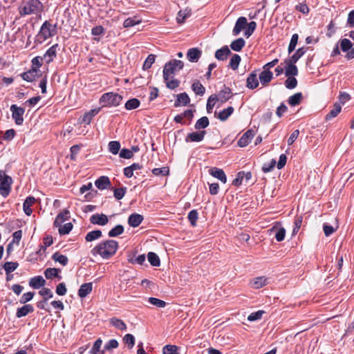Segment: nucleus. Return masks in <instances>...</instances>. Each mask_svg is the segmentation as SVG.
<instances>
[{"label": "nucleus", "mask_w": 354, "mask_h": 354, "mask_svg": "<svg viewBox=\"0 0 354 354\" xmlns=\"http://www.w3.org/2000/svg\"><path fill=\"white\" fill-rule=\"evenodd\" d=\"M118 248V243L114 240H106L95 246L91 250L93 255H100L103 259H108L115 254Z\"/></svg>", "instance_id": "1"}, {"label": "nucleus", "mask_w": 354, "mask_h": 354, "mask_svg": "<svg viewBox=\"0 0 354 354\" xmlns=\"http://www.w3.org/2000/svg\"><path fill=\"white\" fill-rule=\"evenodd\" d=\"M18 10L21 16L37 15L43 11L44 6L40 0H23Z\"/></svg>", "instance_id": "2"}, {"label": "nucleus", "mask_w": 354, "mask_h": 354, "mask_svg": "<svg viewBox=\"0 0 354 354\" xmlns=\"http://www.w3.org/2000/svg\"><path fill=\"white\" fill-rule=\"evenodd\" d=\"M57 24H51L49 21H45L41 25L38 34L36 36V41L39 44L43 43L47 39L55 36L57 34Z\"/></svg>", "instance_id": "3"}, {"label": "nucleus", "mask_w": 354, "mask_h": 354, "mask_svg": "<svg viewBox=\"0 0 354 354\" xmlns=\"http://www.w3.org/2000/svg\"><path fill=\"white\" fill-rule=\"evenodd\" d=\"M123 100V97L114 92H108L104 93L100 98L99 102L102 104V107L118 106L120 104Z\"/></svg>", "instance_id": "4"}, {"label": "nucleus", "mask_w": 354, "mask_h": 354, "mask_svg": "<svg viewBox=\"0 0 354 354\" xmlns=\"http://www.w3.org/2000/svg\"><path fill=\"white\" fill-rule=\"evenodd\" d=\"M184 66V63L178 59H171L165 64L163 68V79L168 80V79L173 78L175 73Z\"/></svg>", "instance_id": "5"}, {"label": "nucleus", "mask_w": 354, "mask_h": 354, "mask_svg": "<svg viewBox=\"0 0 354 354\" xmlns=\"http://www.w3.org/2000/svg\"><path fill=\"white\" fill-rule=\"evenodd\" d=\"M12 179L4 171L0 170V194L6 198L11 190Z\"/></svg>", "instance_id": "6"}, {"label": "nucleus", "mask_w": 354, "mask_h": 354, "mask_svg": "<svg viewBox=\"0 0 354 354\" xmlns=\"http://www.w3.org/2000/svg\"><path fill=\"white\" fill-rule=\"evenodd\" d=\"M10 109L12 112V118L15 120V124L17 125H21L24 122L23 115L25 113V109L18 106L16 104H12Z\"/></svg>", "instance_id": "7"}, {"label": "nucleus", "mask_w": 354, "mask_h": 354, "mask_svg": "<svg viewBox=\"0 0 354 354\" xmlns=\"http://www.w3.org/2000/svg\"><path fill=\"white\" fill-rule=\"evenodd\" d=\"M40 76H41L40 71L34 66H32L29 71L21 74V77L24 80L30 82L36 80V79Z\"/></svg>", "instance_id": "8"}, {"label": "nucleus", "mask_w": 354, "mask_h": 354, "mask_svg": "<svg viewBox=\"0 0 354 354\" xmlns=\"http://www.w3.org/2000/svg\"><path fill=\"white\" fill-rule=\"evenodd\" d=\"M206 134V131L205 130H198L197 131H194L192 133H189L187 136L185 137V142H201Z\"/></svg>", "instance_id": "9"}, {"label": "nucleus", "mask_w": 354, "mask_h": 354, "mask_svg": "<svg viewBox=\"0 0 354 354\" xmlns=\"http://www.w3.org/2000/svg\"><path fill=\"white\" fill-rule=\"evenodd\" d=\"M90 222L93 225H105L108 223L109 219L106 214H95L90 217Z\"/></svg>", "instance_id": "10"}, {"label": "nucleus", "mask_w": 354, "mask_h": 354, "mask_svg": "<svg viewBox=\"0 0 354 354\" xmlns=\"http://www.w3.org/2000/svg\"><path fill=\"white\" fill-rule=\"evenodd\" d=\"M285 75L286 77L296 76L298 75V68L295 65L296 63H293L291 61L285 59Z\"/></svg>", "instance_id": "11"}, {"label": "nucleus", "mask_w": 354, "mask_h": 354, "mask_svg": "<svg viewBox=\"0 0 354 354\" xmlns=\"http://www.w3.org/2000/svg\"><path fill=\"white\" fill-rule=\"evenodd\" d=\"M254 136V131L252 129L248 130L240 138L237 144L241 147H246L251 141Z\"/></svg>", "instance_id": "12"}, {"label": "nucleus", "mask_w": 354, "mask_h": 354, "mask_svg": "<svg viewBox=\"0 0 354 354\" xmlns=\"http://www.w3.org/2000/svg\"><path fill=\"white\" fill-rule=\"evenodd\" d=\"M216 95L217 101H220L222 104L225 103L232 97V90L224 85V88Z\"/></svg>", "instance_id": "13"}, {"label": "nucleus", "mask_w": 354, "mask_h": 354, "mask_svg": "<svg viewBox=\"0 0 354 354\" xmlns=\"http://www.w3.org/2000/svg\"><path fill=\"white\" fill-rule=\"evenodd\" d=\"M248 21L244 17L238 18L236 21L235 26L232 30V34L234 36L238 35L241 30H243L247 26Z\"/></svg>", "instance_id": "14"}, {"label": "nucleus", "mask_w": 354, "mask_h": 354, "mask_svg": "<svg viewBox=\"0 0 354 354\" xmlns=\"http://www.w3.org/2000/svg\"><path fill=\"white\" fill-rule=\"evenodd\" d=\"M202 51L198 48H189L187 53V57L190 62H197L201 57Z\"/></svg>", "instance_id": "15"}, {"label": "nucleus", "mask_w": 354, "mask_h": 354, "mask_svg": "<svg viewBox=\"0 0 354 354\" xmlns=\"http://www.w3.org/2000/svg\"><path fill=\"white\" fill-rule=\"evenodd\" d=\"M57 48H58V44H54L50 48H49L46 50V53L44 55V58L46 59V62L47 64H49L51 62H53V59L56 57Z\"/></svg>", "instance_id": "16"}, {"label": "nucleus", "mask_w": 354, "mask_h": 354, "mask_svg": "<svg viewBox=\"0 0 354 354\" xmlns=\"http://www.w3.org/2000/svg\"><path fill=\"white\" fill-rule=\"evenodd\" d=\"M144 220L142 215L133 213L128 218V224L133 227H138Z\"/></svg>", "instance_id": "17"}, {"label": "nucleus", "mask_w": 354, "mask_h": 354, "mask_svg": "<svg viewBox=\"0 0 354 354\" xmlns=\"http://www.w3.org/2000/svg\"><path fill=\"white\" fill-rule=\"evenodd\" d=\"M209 171V174L212 176L218 178L223 183H226L227 177H226V175H225L224 171L222 169H219L217 167H213V168L210 169Z\"/></svg>", "instance_id": "18"}, {"label": "nucleus", "mask_w": 354, "mask_h": 354, "mask_svg": "<svg viewBox=\"0 0 354 354\" xmlns=\"http://www.w3.org/2000/svg\"><path fill=\"white\" fill-rule=\"evenodd\" d=\"M259 83L256 71H253L247 78L246 86L250 89H254L259 86Z\"/></svg>", "instance_id": "19"}, {"label": "nucleus", "mask_w": 354, "mask_h": 354, "mask_svg": "<svg viewBox=\"0 0 354 354\" xmlns=\"http://www.w3.org/2000/svg\"><path fill=\"white\" fill-rule=\"evenodd\" d=\"M268 278L263 276L253 279L250 283L252 288L259 289L268 283Z\"/></svg>", "instance_id": "20"}, {"label": "nucleus", "mask_w": 354, "mask_h": 354, "mask_svg": "<svg viewBox=\"0 0 354 354\" xmlns=\"http://www.w3.org/2000/svg\"><path fill=\"white\" fill-rule=\"evenodd\" d=\"M190 102V99L186 93H181L176 95L174 106L178 107L180 105L186 106Z\"/></svg>", "instance_id": "21"}, {"label": "nucleus", "mask_w": 354, "mask_h": 354, "mask_svg": "<svg viewBox=\"0 0 354 354\" xmlns=\"http://www.w3.org/2000/svg\"><path fill=\"white\" fill-rule=\"evenodd\" d=\"M232 54L227 46H224L217 50L215 53V57L221 61L225 60L229 55Z\"/></svg>", "instance_id": "22"}, {"label": "nucleus", "mask_w": 354, "mask_h": 354, "mask_svg": "<svg viewBox=\"0 0 354 354\" xmlns=\"http://www.w3.org/2000/svg\"><path fill=\"white\" fill-rule=\"evenodd\" d=\"M273 74L270 70L263 69L259 74V80L263 86H266L272 80Z\"/></svg>", "instance_id": "23"}, {"label": "nucleus", "mask_w": 354, "mask_h": 354, "mask_svg": "<svg viewBox=\"0 0 354 354\" xmlns=\"http://www.w3.org/2000/svg\"><path fill=\"white\" fill-rule=\"evenodd\" d=\"M46 284L45 279L41 276H36L29 281V286L35 289H39Z\"/></svg>", "instance_id": "24"}, {"label": "nucleus", "mask_w": 354, "mask_h": 354, "mask_svg": "<svg viewBox=\"0 0 354 354\" xmlns=\"http://www.w3.org/2000/svg\"><path fill=\"white\" fill-rule=\"evenodd\" d=\"M92 290L93 284L91 282L83 283L78 290V296L80 298H84L91 292Z\"/></svg>", "instance_id": "25"}, {"label": "nucleus", "mask_w": 354, "mask_h": 354, "mask_svg": "<svg viewBox=\"0 0 354 354\" xmlns=\"http://www.w3.org/2000/svg\"><path fill=\"white\" fill-rule=\"evenodd\" d=\"M34 311L33 306L31 304H25L21 308H18L16 313V317L20 318L26 316L28 313Z\"/></svg>", "instance_id": "26"}, {"label": "nucleus", "mask_w": 354, "mask_h": 354, "mask_svg": "<svg viewBox=\"0 0 354 354\" xmlns=\"http://www.w3.org/2000/svg\"><path fill=\"white\" fill-rule=\"evenodd\" d=\"M95 185L99 189H105L111 185V181L109 177L102 176L95 180Z\"/></svg>", "instance_id": "27"}, {"label": "nucleus", "mask_w": 354, "mask_h": 354, "mask_svg": "<svg viewBox=\"0 0 354 354\" xmlns=\"http://www.w3.org/2000/svg\"><path fill=\"white\" fill-rule=\"evenodd\" d=\"M35 201L36 200H35V197L31 196L27 197L26 198V200L24 201V204H23V209H24V213L26 215L30 216L32 213L31 206L35 203Z\"/></svg>", "instance_id": "28"}, {"label": "nucleus", "mask_w": 354, "mask_h": 354, "mask_svg": "<svg viewBox=\"0 0 354 354\" xmlns=\"http://www.w3.org/2000/svg\"><path fill=\"white\" fill-rule=\"evenodd\" d=\"M101 109L102 108L99 107L97 109H91L88 112L85 113L82 116V122L83 123L89 124L93 118L100 111Z\"/></svg>", "instance_id": "29"}, {"label": "nucleus", "mask_w": 354, "mask_h": 354, "mask_svg": "<svg viewBox=\"0 0 354 354\" xmlns=\"http://www.w3.org/2000/svg\"><path fill=\"white\" fill-rule=\"evenodd\" d=\"M69 214V211L66 209L58 214L54 221V226L57 227L58 226H60L63 222L67 221L70 217Z\"/></svg>", "instance_id": "30"}, {"label": "nucleus", "mask_w": 354, "mask_h": 354, "mask_svg": "<svg viewBox=\"0 0 354 354\" xmlns=\"http://www.w3.org/2000/svg\"><path fill=\"white\" fill-rule=\"evenodd\" d=\"M341 110H342V107H341L340 104L335 102L333 105V108L326 115L325 120L326 121H328V120H330L331 119L335 118L340 113Z\"/></svg>", "instance_id": "31"}, {"label": "nucleus", "mask_w": 354, "mask_h": 354, "mask_svg": "<svg viewBox=\"0 0 354 354\" xmlns=\"http://www.w3.org/2000/svg\"><path fill=\"white\" fill-rule=\"evenodd\" d=\"M245 45V41L242 37L238 38L232 41L230 48L236 52H239Z\"/></svg>", "instance_id": "32"}, {"label": "nucleus", "mask_w": 354, "mask_h": 354, "mask_svg": "<svg viewBox=\"0 0 354 354\" xmlns=\"http://www.w3.org/2000/svg\"><path fill=\"white\" fill-rule=\"evenodd\" d=\"M61 272V270L55 268H49L46 269L44 271V275L46 279H51L53 277H57L61 279L62 277L59 275V273Z\"/></svg>", "instance_id": "33"}, {"label": "nucleus", "mask_w": 354, "mask_h": 354, "mask_svg": "<svg viewBox=\"0 0 354 354\" xmlns=\"http://www.w3.org/2000/svg\"><path fill=\"white\" fill-rule=\"evenodd\" d=\"M307 49L308 48L306 47L299 48L290 58H288L287 59L293 63H297V61L306 53Z\"/></svg>", "instance_id": "34"}, {"label": "nucleus", "mask_w": 354, "mask_h": 354, "mask_svg": "<svg viewBox=\"0 0 354 354\" xmlns=\"http://www.w3.org/2000/svg\"><path fill=\"white\" fill-rule=\"evenodd\" d=\"M102 340L100 338L96 339L93 345V347L89 351L90 354H104V350H101Z\"/></svg>", "instance_id": "35"}, {"label": "nucleus", "mask_w": 354, "mask_h": 354, "mask_svg": "<svg viewBox=\"0 0 354 354\" xmlns=\"http://www.w3.org/2000/svg\"><path fill=\"white\" fill-rule=\"evenodd\" d=\"M234 111V109L232 106H228L227 109H225L220 111L218 114L217 118L221 121H225L233 113Z\"/></svg>", "instance_id": "36"}, {"label": "nucleus", "mask_w": 354, "mask_h": 354, "mask_svg": "<svg viewBox=\"0 0 354 354\" xmlns=\"http://www.w3.org/2000/svg\"><path fill=\"white\" fill-rule=\"evenodd\" d=\"M209 124V121L208 118L206 116H203L196 121V122L194 125V128L196 130L201 131V129L203 130L204 129L207 127Z\"/></svg>", "instance_id": "37"}, {"label": "nucleus", "mask_w": 354, "mask_h": 354, "mask_svg": "<svg viewBox=\"0 0 354 354\" xmlns=\"http://www.w3.org/2000/svg\"><path fill=\"white\" fill-rule=\"evenodd\" d=\"M192 91L196 95H203L205 92V87L198 80H195L192 85Z\"/></svg>", "instance_id": "38"}, {"label": "nucleus", "mask_w": 354, "mask_h": 354, "mask_svg": "<svg viewBox=\"0 0 354 354\" xmlns=\"http://www.w3.org/2000/svg\"><path fill=\"white\" fill-rule=\"evenodd\" d=\"M302 98V93H297L288 98V102L290 106H295L299 105L301 103Z\"/></svg>", "instance_id": "39"}, {"label": "nucleus", "mask_w": 354, "mask_h": 354, "mask_svg": "<svg viewBox=\"0 0 354 354\" xmlns=\"http://www.w3.org/2000/svg\"><path fill=\"white\" fill-rule=\"evenodd\" d=\"M109 322L113 326L120 330H125L127 329V325L122 319L113 317L110 319Z\"/></svg>", "instance_id": "40"}, {"label": "nucleus", "mask_w": 354, "mask_h": 354, "mask_svg": "<svg viewBox=\"0 0 354 354\" xmlns=\"http://www.w3.org/2000/svg\"><path fill=\"white\" fill-rule=\"evenodd\" d=\"M102 236V233L101 230H93L91 232H89L85 237V239L88 242L93 241L94 240H96L99 238H100Z\"/></svg>", "instance_id": "41"}, {"label": "nucleus", "mask_w": 354, "mask_h": 354, "mask_svg": "<svg viewBox=\"0 0 354 354\" xmlns=\"http://www.w3.org/2000/svg\"><path fill=\"white\" fill-rule=\"evenodd\" d=\"M52 259L56 262H59L62 266H65L68 262V259L66 256L61 254L58 252L54 253L52 256Z\"/></svg>", "instance_id": "42"}, {"label": "nucleus", "mask_w": 354, "mask_h": 354, "mask_svg": "<svg viewBox=\"0 0 354 354\" xmlns=\"http://www.w3.org/2000/svg\"><path fill=\"white\" fill-rule=\"evenodd\" d=\"M341 50L344 53L350 51L353 46L352 42L348 39H342L339 41Z\"/></svg>", "instance_id": "43"}, {"label": "nucleus", "mask_w": 354, "mask_h": 354, "mask_svg": "<svg viewBox=\"0 0 354 354\" xmlns=\"http://www.w3.org/2000/svg\"><path fill=\"white\" fill-rule=\"evenodd\" d=\"M149 262L151 266L158 267L160 265V261L159 257L154 252H150L147 254Z\"/></svg>", "instance_id": "44"}, {"label": "nucleus", "mask_w": 354, "mask_h": 354, "mask_svg": "<svg viewBox=\"0 0 354 354\" xmlns=\"http://www.w3.org/2000/svg\"><path fill=\"white\" fill-rule=\"evenodd\" d=\"M241 60V58L239 55L234 54L230 59L228 66L230 67L232 70H236L239 68Z\"/></svg>", "instance_id": "45"}, {"label": "nucleus", "mask_w": 354, "mask_h": 354, "mask_svg": "<svg viewBox=\"0 0 354 354\" xmlns=\"http://www.w3.org/2000/svg\"><path fill=\"white\" fill-rule=\"evenodd\" d=\"M140 104L139 100L137 98H131L124 105L127 110H133L137 109Z\"/></svg>", "instance_id": "46"}, {"label": "nucleus", "mask_w": 354, "mask_h": 354, "mask_svg": "<svg viewBox=\"0 0 354 354\" xmlns=\"http://www.w3.org/2000/svg\"><path fill=\"white\" fill-rule=\"evenodd\" d=\"M179 348L176 345L167 344L162 348L163 354H180Z\"/></svg>", "instance_id": "47"}, {"label": "nucleus", "mask_w": 354, "mask_h": 354, "mask_svg": "<svg viewBox=\"0 0 354 354\" xmlns=\"http://www.w3.org/2000/svg\"><path fill=\"white\" fill-rule=\"evenodd\" d=\"M124 227L122 225H117L115 227L112 228L108 233L109 236L115 237L124 232Z\"/></svg>", "instance_id": "48"}, {"label": "nucleus", "mask_w": 354, "mask_h": 354, "mask_svg": "<svg viewBox=\"0 0 354 354\" xmlns=\"http://www.w3.org/2000/svg\"><path fill=\"white\" fill-rule=\"evenodd\" d=\"M191 15V10H180L176 17L177 22L178 24H183L185 20Z\"/></svg>", "instance_id": "49"}, {"label": "nucleus", "mask_w": 354, "mask_h": 354, "mask_svg": "<svg viewBox=\"0 0 354 354\" xmlns=\"http://www.w3.org/2000/svg\"><path fill=\"white\" fill-rule=\"evenodd\" d=\"M109 151L114 155L118 153L120 149V143L118 141H111L109 145Z\"/></svg>", "instance_id": "50"}, {"label": "nucleus", "mask_w": 354, "mask_h": 354, "mask_svg": "<svg viewBox=\"0 0 354 354\" xmlns=\"http://www.w3.org/2000/svg\"><path fill=\"white\" fill-rule=\"evenodd\" d=\"M19 266L17 262L12 261H7L3 265V268L6 272V274H10L12 272L15 271Z\"/></svg>", "instance_id": "51"}, {"label": "nucleus", "mask_w": 354, "mask_h": 354, "mask_svg": "<svg viewBox=\"0 0 354 354\" xmlns=\"http://www.w3.org/2000/svg\"><path fill=\"white\" fill-rule=\"evenodd\" d=\"M299 39V35L297 33H295L292 35L290 44L288 45V53H291L293 52L296 48Z\"/></svg>", "instance_id": "52"}, {"label": "nucleus", "mask_w": 354, "mask_h": 354, "mask_svg": "<svg viewBox=\"0 0 354 354\" xmlns=\"http://www.w3.org/2000/svg\"><path fill=\"white\" fill-rule=\"evenodd\" d=\"M216 102H217V95L216 94L211 95L207 102V111L211 113Z\"/></svg>", "instance_id": "53"}, {"label": "nucleus", "mask_w": 354, "mask_h": 354, "mask_svg": "<svg viewBox=\"0 0 354 354\" xmlns=\"http://www.w3.org/2000/svg\"><path fill=\"white\" fill-rule=\"evenodd\" d=\"M155 59H156L155 55H153V54L149 55L143 64L142 69L143 70L149 69L151 67L152 64L155 62Z\"/></svg>", "instance_id": "54"}, {"label": "nucleus", "mask_w": 354, "mask_h": 354, "mask_svg": "<svg viewBox=\"0 0 354 354\" xmlns=\"http://www.w3.org/2000/svg\"><path fill=\"white\" fill-rule=\"evenodd\" d=\"M59 227V233L61 235H64L68 234L73 229V224L71 223H67L64 225H60L58 226Z\"/></svg>", "instance_id": "55"}, {"label": "nucleus", "mask_w": 354, "mask_h": 354, "mask_svg": "<svg viewBox=\"0 0 354 354\" xmlns=\"http://www.w3.org/2000/svg\"><path fill=\"white\" fill-rule=\"evenodd\" d=\"M140 23V20L138 19L136 17H129L124 20L123 26L124 28H130Z\"/></svg>", "instance_id": "56"}, {"label": "nucleus", "mask_w": 354, "mask_h": 354, "mask_svg": "<svg viewBox=\"0 0 354 354\" xmlns=\"http://www.w3.org/2000/svg\"><path fill=\"white\" fill-rule=\"evenodd\" d=\"M198 218V214L197 210L192 209L188 214V220L192 226L196 225V221Z\"/></svg>", "instance_id": "57"}, {"label": "nucleus", "mask_w": 354, "mask_h": 354, "mask_svg": "<svg viewBox=\"0 0 354 354\" xmlns=\"http://www.w3.org/2000/svg\"><path fill=\"white\" fill-rule=\"evenodd\" d=\"M169 169L168 167L161 168H155L152 170V173L155 176H165L169 174Z\"/></svg>", "instance_id": "58"}, {"label": "nucleus", "mask_w": 354, "mask_h": 354, "mask_svg": "<svg viewBox=\"0 0 354 354\" xmlns=\"http://www.w3.org/2000/svg\"><path fill=\"white\" fill-rule=\"evenodd\" d=\"M148 301L151 304L158 308H164L166 306V302L163 300L156 297H149Z\"/></svg>", "instance_id": "59"}, {"label": "nucleus", "mask_w": 354, "mask_h": 354, "mask_svg": "<svg viewBox=\"0 0 354 354\" xmlns=\"http://www.w3.org/2000/svg\"><path fill=\"white\" fill-rule=\"evenodd\" d=\"M297 85V79L293 77H288L287 80L285 81V86L288 89H293Z\"/></svg>", "instance_id": "60"}, {"label": "nucleus", "mask_w": 354, "mask_h": 354, "mask_svg": "<svg viewBox=\"0 0 354 354\" xmlns=\"http://www.w3.org/2000/svg\"><path fill=\"white\" fill-rule=\"evenodd\" d=\"M126 192L127 187H125L115 188L113 190V196L117 200H120L124 196Z\"/></svg>", "instance_id": "61"}, {"label": "nucleus", "mask_w": 354, "mask_h": 354, "mask_svg": "<svg viewBox=\"0 0 354 354\" xmlns=\"http://www.w3.org/2000/svg\"><path fill=\"white\" fill-rule=\"evenodd\" d=\"M118 345H119L118 342L116 339H110L107 343L105 344V345L104 346V352L110 351L112 349L116 348L118 347Z\"/></svg>", "instance_id": "62"}, {"label": "nucleus", "mask_w": 354, "mask_h": 354, "mask_svg": "<svg viewBox=\"0 0 354 354\" xmlns=\"http://www.w3.org/2000/svg\"><path fill=\"white\" fill-rule=\"evenodd\" d=\"M164 81L166 83L167 87L170 89H175L180 85V81L177 79H174V77Z\"/></svg>", "instance_id": "63"}, {"label": "nucleus", "mask_w": 354, "mask_h": 354, "mask_svg": "<svg viewBox=\"0 0 354 354\" xmlns=\"http://www.w3.org/2000/svg\"><path fill=\"white\" fill-rule=\"evenodd\" d=\"M257 28V23L255 21H250L247 24V29L245 31V36L249 37L252 35Z\"/></svg>", "instance_id": "64"}]
</instances>
